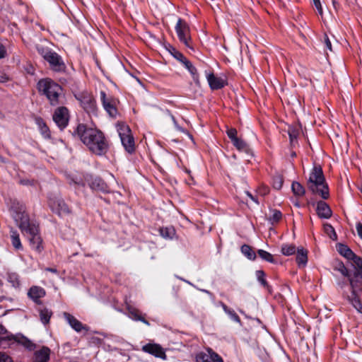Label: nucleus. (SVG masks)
<instances>
[{
    "instance_id": "nucleus-16",
    "label": "nucleus",
    "mask_w": 362,
    "mask_h": 362,
    "mask_svg": "<svg viewBox=\"0 0 362 362\" xmlns=\"http://www.w3.org/2000/svg\"><path fill=\"white\" fill-rule=\"evenodd\" d=\"M100 98L105 110L111 117H115L117 115V109L115 105L111 103L110 100L106 98V94L104 91L100 92Z\"/></svg>"
},
{
    "instance_id": "nucleus-42",
    "label": "nucleus",
    "mask_w": 362,
    "mask_h": 362,
    "mask_svg": "<svg viewBox=\"0 0 362 362\" xmlns=\"http://www.w3.org/2000/svg\"><path fill=\"white\" fill-rule=\"evenodd\" d=\"M283 177L280 175H276L273 178V187L276 189H280L283 185Z\"/></svg>"
},
{
    "instance_id": "nucleus-6",
    "label": "nucleus",
    "mask_w": 362,
    "mask_h": 362,
    "mask_svg": "<svg viewBox=\"0 0 362 362\" xmlns=\"http://www.w3.org/2000/svg\"><path fill=\"white\" fill-rule=\"evenodd\" d=\"M175 30L180 40L187 47L192 48L190 46V30L188 24L181 18H179L175 25Z\"/></svg>"
},
{
    "instance_id": "nucleus-1",
    "label": "nucleus",
    "mask_w": 362,
    "mask_h": 362,
    "mask_svg": "<svg viewBox=\"0 0 362 362\" xmlns=\"http://www.w3.org/2000/svg\"><path fill=\"white\" fill-rule=\"evenodd\" d=\"M11 213L22 233H26L30 235V243L32 247L37 252H41L42 239L38 233V226L30 221L25 211V206L18 201L13 200L11 205Z\"/></svg>"
},
{
    "instance_id": "nucleus-7",
    "label": "nucleus",
    "mask_w": 362,
    "mask_h": 362,
    "mask_svg": "<svg viewBox=\"0 0 362 362\" xmlns=\"http://www.w3.org/2000/svg\"><path fill=\"white\" fill-rule=\"evenodd\" d=\"M76 98L88 113L95 114L96 112L95 101L89 93H82L76 96Z\"/></svg>"
},
{
    "instance_id": "nucleus-25",
    "label": "nucleus",
    "mask_w": 362,
    "mask_h": 362,
    "mask_svg": "<svg viewBox=\"0 0 362 362\" xmlns=\"http://www.w3.org/2000/svg\"><path fill=\"white\" fill-rule=\"evenodd\" d=\"M296 262L300 267H305L308 262V252L303 248L297 250Z\"/></svg>"
},
{
    "instance_id": "nucleus-38",
    "label": "nucleus",
    "mask_w": 362,
    "mask_h": 362,
    "mask_svg": "<svg viewBox=\"0 0 362 362\" xmlns=\"http://www.w3.org/2000/svg\"><path fill=\"white\" fill-rule=\"evenodd\" d=\"M296 248L293 245H284L281 247V252L286 256L291 255L296 252Z\"/></svg>"
},
{
    "instance_id": "nucleus-48",
    "label": "nucleus",
    "mask_w": 362,
    "mask_h": 362,
    "mask_svg": "<svg viewBox=\"0 0 362 362\" xmlns=\"http://www.w3.org/2000/svg\"><path fill=\"white\" fill-rule=\"evenodd\" d=\"M356 228L358 235L361 239H362V223L360 222L357 223Z\"/></svg>"
},
{
    "instance_id": "nucleus-27",
    "label": "nucleus",
    "mask_w": 362,
    "mask_h": 362,
    "mask_svg": "<svg viewBox=\"0 0 362 362\" xmlns=\"http://www.w3.org/2000/svg\"><path fill=\"white\" fill-rule=\"evenodd\" d=\"M182 64L185 65V66L188 69V71L191 73V74L193 76V79L195 82V83L198 86H199V81L198 78V76L197 75V69L193 65L191 64V62L187 59L185 61L182 62Z\"/></svg>"
},
{
    "instance_id": "nucleus-52",
    "label": "nucleus",
    "mask_w": 362,
    "mask_h": 362,
    "mask_svg": "<svg viewBox=\"0 0 362 362\" xmlns=\"http://www.w3.org/2000/svg\"><path fill=\"white\" fill-rule=\"evenodd\" d=\"M38 52L42 56V57L45 59V54L48 52L47 50H45L43 47H37Z\"/></svg>"
},
{
    "instance_id": "nucleus-17",
    "label": "nucleus",
    "mask_w": 362,
    "mask_h": 362,
    "mask_svg": "<svg viewBox=\"0 0 362 362\" xmlns=\"http://www.w3.org/2000/svg\"><path fill=\"white\" fill-rule=\"evenodd\" d=\"M209 86L213 90L220 89L225 86V81L216 77L214 74H209L206 76Z\"/></svg>"
},
{
    "instance_id": "nucleus-59",
    "label": "nucleus",
    "mask_w": 362,
    "mask_h": 362,
    "mask_svg": "<svg viewBox=\"0 0 362 362\" xmlns=\"http://www.w3.org/2000/svg\"><path fill=\"white\" fill-rule=\"evenodd\" d=\"M361 193H362V186H361Z\"/></svg>"
},
{
    "instance_id": "nucleus-30",
    "label": "nucleus",
    "mask_w": 362,
    "mask_h": 362,
    "mask_svg": "<svg viewBox=\"0 0 362 362\" xmlns=\"http://www.w3.org/2000/svg\"><path fill=\"white\" fill-rule=\"evenodd\" d=\"M11 239L13 246L17 249H21L22 245L20 240L19 234L16 230L11 231Z\"/></svg>"
},
{
    "instance_id": "nucleus-26",
    "label": "nucleus",
    "mask_w": 362,
    "mask_h": 362,
    "mask_svg": "<svg viewBox=\"0 0 362 362\" xmlns=\"http://www.w3.org/2000/svg\"><path fill=\"white\" fill-rule=\"evenodd\" d=\"M282 218V214L276 209H270L268 220L272 224L278 223Z\"/></svg>"
},
{
    "instance_id": "nucleus-33",
    "label": "nucleus",
    "mask_w": 362,
    "mask_h": 362,
    "mask_svg": "<svg viewBox=\"0 0 362 362\" xmlns=\"http://www.w3.org/2000/svg\"><path fill=\"white\" fill-rule=\"evenodd\" d=\"M292 191L296 196H303L305 192V188L298 182H293L291 185Z\"/></svg>"
},
{
    "instance_id": "nucleus-12",
    "label": "nucleus",
    "mask_w": 362,
    "mask_h": 362,
    "mask_svg": "<svg viewBox=\"0 0 362 362\" xmlns=\"http://www.w3.org/2000/svg\"><path fill=\"white\" fill-rule=\"evenodd\" d=\"M357 287L356 290L351 287V294L347 296V299L358 312L362 313V303L359 299V293L362 288L361 286H358Z\"/></svg>"
},
{
    "instance_id": "nucleus-24",
    "label": "nucleus",
    "mask_w": 362,
    "mask_h": 362,
    "mask_svg": "<svg viewBox=\"0 0 362 362\" xmlns=\"http://www.w3.org/2000/svg\"><path fill=\"white\" fill-rule=\"evenodd\" d=\"M334 269L338 271L344 277H347L350 284V277L352 276V272L349 271L341 262H337L334 266Z\"/></svg>"
},
{
    "instance_id": "nucleus-58",
    "label": "nucleus",
    "mask_w": 362,
    "mask_h": 362,
    "mask_svg": "<svg viewBox=\"0 0 362 362\" xmlns=\"http://www.w3.org/2000/svg\"><path fill=\"white\" fill-rule=\"evenodd\" d=\"M172 119H173L175 124H176V122L175 121L174 117H172Z\"/></svg>"
},
{
    "instance_id": "nucleus-23",
    "label": "nucleus",
    "mask_w": 362,
    "mask_h": 362,
    "mask_svg": "<svg viewBox=\"0 0 362 362\" xmlns=\"http://www.w3.org/2000/svg\"><path fill=\"white\" fill-rule=\"evenodd\" d=\"M45 292L43 288L39 286H33L28 291V295L33 300L37 301L39 298L43 297Z\"/></svg>"
},
{
    "instance_id": "nucleus-34",
    "label": "nucleus",
    "mask_w": 362,
    "mask_h": 362,
    "mask_svg": "<svg viewBox=\"0 0 362 362\" xmlns=\"http://www.w3.org/2000/svg\"><path fill=\"white\" fill-rule=\"evenodd\" d=\"M18 341L30 351L35 349L36 347L34 343L25 337H21Z\"/></svg>"
},
{
    "instance_id": "nucleus-41",
    "label": "nucleus",
    "mask_w": 362,
    "mask_h": 362,
    "mask_svg": "<svg viewBox=\"0 0 362 362\" xmlns=\"http://www.w3.org/2000/svg\"><path fill=\"white\" fill-rule=\"evenodd\" d=\"M160 232L164 238H172L175 234V230L173 228H163L160 229Z\"/></svg>"
},
{
    "instance_id": "nucleus-50",
    "label": "nucleus",
    "mask_w": 362,
    "mask_h": 362,
    "mask_svg": "<svg viewBox=\"0 0 362 362\" xmlns=\"http://www.w3.org/2000/svg\"><path fill=\"white\" fill-rule=\"evenodd\" d=\"M6 55L5 47L0 44V59L4 58Z\"/></svg>"
},
{
    "instance_id": "nucleus-39",
    "label": "nucleus",
    "mask_w": 362,
    "mask_h": 362,
    "mask_svg": "<svg viewBox=\"0 0 362 362\" xmlns=\"http://www.w3.org/2000/svg\"><path fill=\"white\" fill-rule=\"evenodd\" d=\"M324 229L325 232L327 234V235H329V237L331 239L334 240H337V235L336 234L334 228L330 224L325 223L324 225Z\"/></svg>"
},
{
    "instance_id": "nucleus-47",
    "label": "nucleus",
    "mask_w": 362,
    "mask_h": 362,
    "mask_svg": "<svg viewBox=\"0 0 362 362\" xmlns=\"http://www.w3.org/2000/svg\"><path fill=\"white\" fill-rule=\"evenodd\" d=\"M324 41L327 48L329 49V51H332L331 42L326 34L324 37Z\"/></svg>"
},
{
    "instance_id": "nucleus-51",
    "label": "nucleus",
    "mask_w": 362,
    "mask_h": 362,
    "mask_svg": "<svg viewBox=\"0 0 362 362\" xmlns=\"http://www.w3.org/2000/svg\"><path fill=\"white\" fill-rule=\"evenodd\" d=\"M21 184L23 185H33L34 180H21L20 181Z\"/></svg>"
},
{
    "instance_id": "nucleus-20",
    "label": "nucleus",
    "mask_w": 362,
    "mask_h": 362,
    "mask_svg": "<svg viewBox=\"0 0 362 362\" xmlns=\"http://www.w3.org/2000/svg\"><path fill=\"white\" fill-rule=\"evenodd\" d=\"M90 187L95 191L107 192L109 191L106 183L99 177H95L90 183Z\"/></svg>"
},
{
    "instance_id": "nucleus-55",
    "label": "nucleus",
    "mask_w": 362,
    "mask_h": 362,
    "mask_svg": "<svg viewBox=\"0 0 362 362\" xmlns=\"http://www.w3.org/2000/svg\"><path fill=\"white\" fill-rule=\"evenodd\" d=\"M46 270L53 273H57V270L55 268H47Z\"/></svg>"
},
{
    "instance_id": "nucleus-43",
    "label": "nucleus",
    "mask_w": 362,
    "mask_h": 362,
    "mask_svg": "<svg viewBox=\"0 0 362 362\" xmlns=\"http://www.w3.org/2000/svg\"><path fill=\"white\" fill-rule=\"evenodd\" d=\"M171 53L175 59L182 63L187 59V58L181 52L177 51L174 48L173 49V52Z\"/></svg>"
},
{
    "instance_id": "nucleus-3",
    "label": "nucleus",
    "mask_w": 362,
    "mask_h": 362,
    "mask_svg": "<svg viewBox=\"0 0 362 362\" xmlns=\"http://www.w3.org/2000/svg\"><path fill=\"white\" fill-rule=\"evenodd\" d=\"M307 187L313 194H319L322 199L329 197V188L320 165H315L307 181Z\"/></svg>"
},
{
    "instance_id": "nucleus-53",
    "label": "nucleus",
    "mask_w": 362,
    "mask_h": 362,
    "mask_svg": "<svg viewBox=\"0 0 362 362\" xmlns=\"http://www.w3.org/2000/svg\"><path fill=\"white\" fill-rule=\"evenodd\" d=\"M246 194L253 201L255 202L257 204H259L258 201L249 192H245Z\"/></svg>"
},
{
    "instance_id": "nucleus-35",
    "label": "nucleus",
    "mask_w": 362,
    "mask_h": 362,
    "mask_svg": "<svg viewBox=\"0 0 362 362\" xmlns=\"http://www.w3.org/2000/svg\"><path fill=\"white\" fill-rule=\"evenodd\" d=\"M256 276L260 284L270 292V286L268 285L267 281L264 279V272L262 270H257L256 272Z\"/></svg>"
},
{
    "instance_id": "nucleus-40",
    "label": "nucleus",
    "mask_w": 362,
    "mask_h": 362,
    "mask_svg": "<svg viewBox=\"0 0 362 362\" xmlns=\"http://www.w3.org/2000/svg\"><path fill=\"white\" fill-rule=\"evenodd\" d=\"M257 253L262 259H263L269 262H274V260L273 256L269 252H268L265 250H259L257 251Z\"/></svg>"
},
{
    "instance_id": "nucleus-56",
    "label": "nucleus",
    "mask_w": 362,
    "mask_h": 362,
    "mask_svg": "<svg viewBox=\"0 0 362 362\" xmlns=\"http://www.w3.org/2000/svg\"><path fill=\"white\" fill-rule=\"evenodd\" d=\"M332 4H333L334 8H336L337 1L335 0H333Z\"/></svg>"
},
{
    "instance_id": "nucleus-37",
    "label": "nucleus",
    "mask_w": 362,
    "mask_h": 362,
    "mask_svg": "<svg viewBox=\"0 0 362 362\" xmlns=\"http://www.w3.org/2000/svg\"><path fill=\"white\" fill-rule=\"evenodd\" d=\"M233 145L239 150L247 151L248 150L247 144L242 139L237 138L232 141Z\"/></svg>"
},
{
    "instance_id": "nucleus-29",
    "label": "nucleus",
    "mask_w": 362,
    "mask_h": 362,
    "mask_svg": "<svg viewBox=\"0 0 362 362\" xmlns=\"http://www.w3.org/2000/svg\"><path fill=\"white\" fill-rule=\"evenodd\" d=\"M117 132L119 137L131 134V129L129 126L122 122H119L117 124Z\"/></svg>"
},
{
    "instance_id": "nucleus-45",
    "label": "nucleus",
    "mask_w": 362,
    "mask_h": 362,
    "mask_svg": "<svg viewBox=\"0 0 362 362\" xmlns=\"http://www.w3.org/2000/svg\"><path fill=\"white\" fill-rule=\"evenodd\" d=\"M0 362H13L11 357L4 353L0 352Z\"/></svg>"
},
{
    "instance_id": "nucleus-4",
    "label": "nucleus",
    "mask_w": 362,
    "mask_h": 362,
    "mask_svg": "<svg viewBox=\"0 0 362 362\" xmlns=\"http://www.w3.org/2000/svg\"><path fill=\"white\" fill-rule=\"evenodd\" d=\"M38 90L45 95L50 105L56 106L59 103V98L62 95V88L50 78H44L37 83Z\"/></svg>"
},
{
    "instance_id": "nucleus-5",
    "label": "nucleus",
    "mask_w": 362,
    "mask_h": 362,
    "mask_svg": "<svg viewBox=\"0 0 362 362\" xmlns=\"http://www.w3.org/2000/svg\"><path fill=\"white\" fill-rule=\"evenodd\" d=\"M352 261L354 271L350 277V287L356 290L358 286H362V258L356 255Z\"/></svg>"
},
{
    "instance_id": "nucleus-15",
    "label": "nucleus",
    "mask_w": 362,
    "mask_h": 362,
    "mask_svg": "<svg viewBox=\"0 0 362 362\" xmlns=\"http://www.w3.org/2000/svg\"><path fill=\"white\" fill-rule=\"evenodd\" d=\"M316 211L321 218H329L332 216V210L325 202L320 201L317 203Z\"/></svg>"
},
{
    "instance_id": "nucleus-13",
    "label": "nucleus",
    "mask_w": 362,
    "mask_h": 362,
    "mask_svg": "<svg viewBox=\"0 0 362 362\" xmlns=\"http://www.w3.org/2000/svg\"><path fill=\"white\" fill-rule=\"evenodd\" d=\"M142 350L146 353H149L156 357L160 358L162 359L166 358V355L163 349L158 344H148L143 346Z\"/></svg>"
},
{
    "instance_id": "nucleus-19",
    "label": "nucleus",
    "mask_w": 362,
    "mask_h": 362,
    "mask_svg": "<svg viewBox=\"0 0 362 362\" xmlns=\"http://www.w3.org/2000/svg\"><path fill=\"white\" fill-rule=\"evenodd\" d=\"M127 309L129 313V316L132 319L136 321H141L148 326L150 325L149 322L140 315L139 310L128 304H127Z\"/></svg>"
},
{
    "instance_id": "nucleus-11",
    "label": "nucleus",
    "mask_w": 362,
    "mask_h": 362,
    "mask_svg": "<svg viewBox=\"0 0 362 362\" xmlns=\"http://www.w3.org/2000/svg\"><path fill=\"white\" fill-rule=\"evenodd\" d=\"M49 206L54 212H56L59 216L69 214L70 211L69 206L62 199H54L49 201Z\"/></svg>"
},
{
    "instance_id": "nucleus-10",
    "label": "nucleus",
    "mask_w": 362,
    "mask_h": 362,
    "mask_svg": "<svg viewBox=\"0 0 362 362\" xmlns=\"http://www.w3.org/2000/svg\"><path fill=\"white\" fill-rule=\"evenodd\" d=\"M197 362H223L221 356L213 351L211 349H208L206 352H201L197 355Z\"/></svg>"
},
{
    "instance_id": "nucleus-18",
    "label": "nucleus",
    "mask_w": 362,
    "mask_h": 362,
    "mask_svg": "<svg viewBox=\"0 0 362 362\" xmlns=\"http://www.w3.org/2000/svg\"><path fill=\"white\" fill-rule=\"evenodd\" d=\"M49 354L50 349L47 346H43L40 350L35 351L34 362H48Z\"/></svg>"
},
{
    "instance_id": "nucleus-36",
    "label": "nucleus",
    "mask_w": 362,
    "mask_h": 362,
    "mask_svg": "<svg viewBox=\"0 0 362 362\" xmlns=\"http://www.w3.org/2000/svg\"><path fill=\"white\" fill-rule=\"evenodd\" d=\"M221 305H222V308H223V310L225 311V313H227L233 320H234L240 324L241 323L240 317L238 316V315L235 313V311L233 310L228 308L223 303H222Z\"/></svg>"
},
{
    "instance_id": "nucleus-14",
    "label": "nucleus",
    "mask_w": 362,
    "mask_h": 362,
    "mask_svg": "<svg viewBox=\"0 0 362 362\" xmlns=\"http://www.w3.org/2000/svg\"><path fill=\"white\" fill-rule=\"evenodd\" d=\"M64 317L69 324V325L77 332H81L83 329L88 330L86 325H83L80 321L75 318L73 315L68 313H64Z\"/></svg>"
},
{
    "instance_id": "nucleus-22",
    "label": "nucleus",
    "mask_w": 362,
    "mask_h": 362,
    "mask_svg": "<svg viewBox=\"0 0 362 362\" xmlns=\"http://www.w3.org/2000/svg\"><path fill=\"white\" fill-rule=\"evenodd\" d=\"M337 249L341 255L344 256L348 259L352 260L356 257V255L353 252V251L345 245L339 243L337 245Z\"/></svg>"
},
{
    "instance_id": "nucleus-9",
    "label": "nucleus",
    "mask_w": 362,
    "mask_h": 362,
    "mask_svg": "<svg viewBox=\"0 0 362 362\" xmlns=\"http://www.w3.org/2000/svg\"><path fill=\"white\" fill-rule=\"evenodd\" d=\"M45 59L49 63L52 69L56 71H62L65 69V65L61 57L55 52H47L45 54Z\"/></svg>"
},
{
    "instance_id": "nucleus-57",
    "label": "nucleus",
    "mask_w": 362,
    "mask_h": 362,
    "mask_svg": "<svg viewBox=\"0 0 362 362\" xmlns=\"http://www.w3.org/2000/svg\"><path fill=\"white\" fill-rule=\"evenodd\" d=\"M291 156L292 157H295L296 156V153L295 152H292L291 153Z\"/></svg>"
},
{
    "instance_id": "nucleus-8",
    "label": "nucleus",
    "mask_w": 362,
    "mask_h": 362,
    "mask_svg": "<svg viewBox=\"0 0 362 362\" xmlns=\"http://www.w3.org/2000/svg\"><path fill=\"white\" fill-rule=\"evenodd\" d=\"M53 120L59 129L65 128L69 121L68 109L65 107H58L53 115Z\"/></svg>"
},
{
    "instance_id": "nucleus-44",
    "label": "nucleus",
    "mask_w": 362,
    "mask_h": 362,
    "mask_svg": "<svg viewBox=\"0 0 362 362\" xmlns=\"http://www.w3.org/2000/svg\"><path fill=\"white\" fill-rule=\"evenodd\" d=\"M227 135L230 139V140L233 141L235 139H237V130L233 128L228 129L227 130Z\"/></svg>"
},
{
    "instance_id": "nucleus-2",
    "label": "nucleus",
    "mask_w": 362,
    "mask_h": 362,
    "mask_svg": "<svg viewBox=\"0 0 362 362\" xmlns=\"http://www.w3.org/2000/svg\"><path fill=\"white\" fill-rule=\"evenodd\" d=\"M74 135H77L88 149L96 155H103L107 150L108 145L104 134L97 129L80 124L74 132Z\"/></svg>"
},
{
    "instance_id": "nucleus-28",
    "label": "nucleus",
    "mask_w": 362,
    "mask_h": 362,
    "mask_svg": "<svg viewBox=\"0 0 362 362\" xmlns=\"http://www.w3.org/2000/svg\"><path fill=\"white\" fill-rule=\"evenodd\" d=\"M52 315V312L47 308L40 310V317L41 322L45 325L48 324Z\"/></svg>"
},
{
    "instance_id": "nucleus-32",
    "label": "nucleus",
    "mask_w": 362,
    "mask_h": 362,
    "mask_svg": "<svg viewBox=\"0 0 362 362\" xmlns=\"http://www.w3.org/2000/svg\"><path fill=\"white\" fill-rule=\"evenodd\" d=\"M241 252L250 259L254 260L256 258V254L251 247L244 245L241 247Z\"/></svg>"
},
{
    "instance_id": "nucleus-49",
    "label": "nucleus",
    "mask_w": 362,
    "mask_h": 362,
    "mask_svg": "<svg viewBox=\"0 0 362 362\" xmlns=\"http://www.w3.org/2000/svg\"><path fill=\"white\" fill-rule=\"evenodd\" d=\"M8 80V77L4 73L0 72V83H5Z\"/></svg>"
},
{
    "instance_id": "nucleus-31",
    "label": "nucleus",
    "mask_w": 362,
    "mask_h": 362,
    "mask_svg": "<svg viewBox=\"0 0 362 362\" xmlns=\"http://www.w3.org/2000/svg\"><path fill=\"white\" fill-rule=\"evenodd\" d=\"M300 129L296 127H289L288 129V134L289 135L290 142L291 145H293L295 141H296L299 134Z\"/></svg>"
},
{
    "instance_id": "nucleus-21",
    "label": "nucleus",
    "mask_w": 362,
    "mask_h": 362,
    "mask_svg": "<svg viewBox=\"0 0 362 362\" xmlns=\"http://www.w3.org/2000/svg\"><path fill=\"white\" fill-rule=\"evenodd\" d=\"M122 144L128 153H132L134 151V141L132 134L120 137Z\"/></svg>"
},
{
    "instance_id": "nucleus-46",
    "label": "nucleus",
    "mask_w": 362,
    "mask_h": 362,
    "mask_svg": "<svg viewBox=\"0 0 362 362\" xmlns=\"http://www.w3.org/2000/svg\"><path fill=\"white\" fill-rule=\"evenodd\" d=\"M313 4H314L315 6L316 7V8L317 9L320 15H322V8L320 1V0H313Z\"/></svg>"
},
{
    "instance_id": "nucleus-54",
    "label": "nucleus",
    "mask_w": 362,
    "mask_h": 362,
    "mask_svg": "<svg viewBox=\"0 0 362 362\" xmlns=\"http://www.w3.org/2000/svg\"><path fill=\"white\" fill-rule=\"evenodd\" d=\"M338 285L341 287V288H344L346 286H347V281H339L338 282Z\"/></svg>"
}]
</instances>
